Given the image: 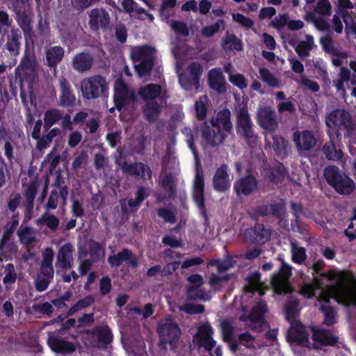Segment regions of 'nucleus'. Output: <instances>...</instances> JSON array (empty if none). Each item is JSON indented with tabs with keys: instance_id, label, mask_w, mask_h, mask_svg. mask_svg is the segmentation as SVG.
Returning a JSON list of instances; mask_svg holds the SVG:
<instances>
[{
	"instance_id": "24",
	"label": "nucleus",
	"mask_w": 356,
	"mask_h": 356,
	"mask_svg": "<svg viewBox=\"0 0 356 356\" xmlns=\"http://www.w3.org/2000/svg\"><path fill=\"white\" fill-rule=\"evenodd\" d=\"M95 63L94 57L88 52H81L76 54L72 62V67L80 73L90 71Z\"/></svg>"
},
{
	"instance_id": "40",
	"label": "nucleus",
	"mask_w": 356,
	"mask_h": 356,
	"mask_svg": "<svg viewBox=\"0 0 356 356\" xmlns=\"http://www.w3.org/2000/svg\"><path fill=\"white\" fill-rule=\"evenodd\" d=\"M314 47V38L310 35H306L305 40L300 41L296 47V52L301 58H305L309 56L310 51Z\"/></svg>"
},
{
	"instance_id": "29",
	"label": "nucleus",
	"mask_w": 356,
	"mask_h": 356,
	"mask_svg": "<svg viewBox=\"0 0 356 356\" xmlns=\"http://www.w3.org/2000/svg\"><path fill=\"white\" fill-rule=\"evenodd\" d=\"M108 263L112 266H120L124 261H127L132 268L138 266V259L128 249H123L117 254L110 256L108 259Z\"/></svg>"
},
{
	"instance_id": "35",
	"label": "nucleus",
	"mask_w": 356,
	"mask_h": 356,
	"mask_svg": "<svg viewBox=\"0 0 356 356\" xmlns=\"http://www.w3.org/2000/svg\"><path fill=\"white\" fill-rule=\"evenodd\" d=\"M97 340V346L106 348L112 341L113 335L108 326H97L91 330Z\"/></svg>"
},
{
	"instance_id": "8",
	"label": "nucleus",
	"mask_w": 356,
	"mask_h": 356,
	"mask_svg": "<svg viewBox=\"0 0 356 356\" xmlns=\"http://www.w3.org/2000/svg\"><path fill=\"white\" fill-rule=\"evenodd\" d=\"M108 89L106 78L96 74L83 79L81 82L82 95L85 99H91L99 97Z\"/></svg>"
},
{
	"instance_id": "5",
	"label": "nucleus",
	"mask_w": 356,
	"mask_h": 356,
	"mask_svg": "<svg viewBox=\"0 0 356 356\" xmlns=\"http://www.w3.org/2000/svg\"><path fill=\"white\" fill-rule=\"evenodd\" d=\"M236 129L237 134L250 146L258 140L257 134L253 129V123L246 105L239 106L235 111Z\"/></svg>"
},
{
	"instance_id": "3",
	"label": "nucleus",
	"mask_w": 356,
	"mask_h": 356,
	"mask_svg": "<svg viewBox=\"0 0 356 356\" xmlns=\"http://www.w3.org/2000/svg\"><path fill=\"white\" fill-rule=\"evenodd\" d=\"M326 125L332 129H337V137L341 134V130H344V138H348L354 134L356 124L349 112L343 108H337L330 112L325 118Z\"/></svg>"
},
{
	"instance_id": "60",
	"label": "nucleus",
	"mask_w": 356,
	"mask_h": 356,
	"mask_svg": "<svg viewBox=\"0 0 356 356\" xmlns=\"http://www.w3.org/2000/svg\"><path fill=\"white\" fill-rule=\"evenodd\" d=\"M181 311L185 312L188 314H202L204 312V307L202 305H193L185 303L179 307Z\"/></svg>"
},
{
	"instance_id": "52",
	"label": "nucleus",
	"mask_w": 356,
	"mask_h": 356,
	"mask_svg": "<svg viewBox=\"0 0 356 356\" xmlns=\"http://www.w3.org/2000/svg\"><path fill=\"white\" fill-rule=\"evenodd\" d=\"M88 253L93 261L100 260L104 256V250L101 245L95 241H90L88 244Z\"/></svg>"
},
{
	"instance_id": "43",
	"label": "nucleus",
	"mask_w": 356,
	"mask_h": 356,
	"mask_svg": "<svg viewBox=\"0 0 356 356\" xmlns=\"http://www.w3.org/2000/svg\"><path fill=\"white\" fill-rule=\"evenodd\" d=\"M322 152L325 155V157L331 161H339L343 155L341 149H337L332 140L326 142L324 144Z\"/></svg>"
},
{
	"instance_id": "49",
	"label": "nucleus",
	"mask_w": 356,
	"mask_h": 356,
	"mask_svg": "<svg viewBox=\"0 0 356 356\" xmlns=\"http://www.w3.org/2000/svg\"><path fill=\"white\" fill-rule=\"evenodd\" d=\"M161 186L168 193L169 197H173L176 193L175 177L171 173L165 172L161 177Z\"/></svg>"
},
{
	"instance_id": "44",
	"label": "nucleus",
	"mask_w": 356,
	"mask_h": 356,
	"mask_svg": "<svg viewBox=\"0 0 356 356\" xmlns=\"http://www.w3.org/2000/svg\"><path fill=\"white\" fill-rule=\"evenodd\" d=\"M209 103V98L207 95H202L195 101L194 108L195 112L196 118L202 121L206 119L207 115V104Z\"/></svg>"
},
{
	"instance_id": "15",
	"label": "nucleus",
	"mask_w": 356,
	"mask_h": 356,
	"mask_svg": "<svg viewBox=\"0 0 356 356\" xmlns=\"http://www.w3.org/2000/svg\"><path fill=\"white\" fill-rule=\"evenodd\" d=\"M247 176L236 180L234 184V190L237 195L248 196L255 192L258 187V181L254 176L247 170Z\"/></svg>"
},
{
	"instance_id": "41",
	"label": "nucleus",
	"mask_w": 356,
	"mask_h": 356,
	"mask_svg": "<svg viewBox=\"0 0 356 356\" xmlns=\"http://www.w3.org/2000/svg\"><path fill=\"white\" fill-rule=\"evenodd\" d=\"M211 298L210 292H206L201 286L189 285L187 290V300L193 301L197 300H209Z\"/></svg>"
},
{
	"instance_id": "21",
	"label": "nucleus",
	"mask_w": 356,
	"mask_h": 356,
	"mask_svg": "<svg viewBox=\"0 0 356 356\" xmlns=\"http://www.w3.org/2000/svg\"><path fill=\"white\" fill-rule=\"evenodd\" d=\"M74 250L73 245L70 243L64 244L59 248L56 255V264L59 265L61 270H65L72 268Z\"/></svg>"
},
{
	"instance_id": "7",
	"label": "nucleus",
	"mask_w": 356,
	"mask_h": 356,
	"mask_svg": "<svg viewBox=\"0 0 356 356\" xmlns=\"http://www.w3.org/2000/svg\"><path fill=\"white\" fill-rule=\"evenodd\" d=\"M157 332L160 338L159 346L165 350L167 349V343H169L173 348L174 341L181 334V330L177 322L170 317H167L159 321Z\"/></svg>"
},
{
	"instance_id": "2",
	"label": "nucleus",
	"mask_w": 356,
	"mask_h": 356,
	"mask_svg": "<svg viewBox=\"0 0 356 356\" xmlns=\"http://www.w3.org/2000/svg\"><path fill=\"white\" fill-rule=\"evenodd\" d=\"M290 323L291 327L286 336L289 342H296L309 348L319 349L322 346H333L338 341V337L325 329H312V337L309 339L305 327L299 321Z\"/></svg>"
},
{
	"instance_id": "13",
	"label": "nucleus",
	"mask_w": 356,
	"mask_h": 356,
	"mask_svg": "<svg viewBox=\"0 0 356 356\" xmlns=\"http://www.w3.org/2000/svg\"><path fill=\"white\" fill-rule=\"evenodd\" d=\"M200 132L204 140L211 147H217L222 145L227 138V134L223 131L213 127L209 122H204L202 124Z\"/></svg>"
},
{
	"instance_id": "17",
	"label": "nucleus",
	"mask_w": 356,
	"mask_h": 356,
	"mask_svg": "<svg viewBox=\"0 0 356 356\" xmlns=\"http://www.w3.org/2000/svg\"><path fill=\"white\" fill-rule=\"evenodd\" d=\"M111 21L108 13L104 8H93L89 13L88 24L91 30L98 31L100 28L106 29Z\"/></svg>"
},
{
	"instance_id": "45",
	"label": "nucleus",
	"mask_w": 356,
	"mask_h": 356,
	"mask_svg": "<svg viewBox=\"0 0 356 356\" xmlns=\"http://www.w3.org/2000/svg\"><path fill=\"white\" fill-rule=\"evenodd\" d=\"M40 184L37 179L31 181L29 185L26 193L25 197L26 199V210L29 213H31L34 206V200L38 192V188Z\"/></svg>"
},
{
	"instance_id": "18",
	"label": "nucleus",
	"mask_w": 356,
	"mask_h": 356,
	"mask_svg": "<svg viewBox=\"0 0 356 356\" xmlns=\"http://www.w3.org/2000/svg\"><path fill=\"white\" fill-rule=\"evenodd\" d=\"M293 140L296 148L301 151H309L316 144V139L312 131H297L293 133Z\"/></svg>"
},
{
	"instance_id": "34",
	"label": "nucleus",
	"mask_w": 356,
	"mask_h": 356,
	"mask_svg": "<svg viewBox=\"0 0 356 356\" xmlns=\"http://www.w3.org/2000/svg\"><path fill=\"white\" fill-rule=\"evenodd\" d=\"M45 64L51 68H56L58 63L61 62L64 57L65 50L62 47L54 46L48 48L45 52Z\"/></svg>"
},
{
	"instance_id": "6",
	"label": "nucleus",
	"mask_w": 356,
	"mask_h": 356,
	"mask_svg": "<svg viewBox=\"0 0 356 356\" xmlns=\"http://www.w3.org/2000/svg\"><path fill=\"white\" fill-rule=\"evenodd\" d=\"M156 58V49L148 46L136 47L132 49L131 58L134 67L140 76L149 74Z\"/></svg>"
},
{
	"instance_id": "47",
	"label": "nucleus",
	"mask_w": 356,
	"mask_h": 356,
	"mask_svg": "<svg viewBox=\"0 0 356 356\" xmlns=\"http://www.w3.org/2000/svg\"><path fill=\"white\" fill-rule=\"evenodd\" d=\"M222 47L225 51H231L232 49L241 51L243 49L241 40L235 35L229 34V33H226Z\"/></svg>"
},
{
	"instance_id": "46",
	"label": "nucleus",
	"mask_w": 356,
	"mask_h": 356,
	"mask_svg": "<svg viewBox=\"0 0 356 356\" xmlns=\"http://www.w3.org/2000/svg\"><path fill=\"white\" fill-rule=\"evenodd\" d=\"M17 235L21 243L26 245H33L37 242L35 230L31 227L20 228L17 231Z\"/></svg>"
},
{
	"instance_id": "51",
	"label": "nucleus",
	"mask_w": 356,
	"mask_h": 356,
	"mask_svg": "<svg viewBox=\"0 0 356 356\" xmlns=\"http://www.w3.org/2000/svg\"><path fill=\"white\" fill-rule=\"evenodd\" d=\"M179 83L186 90L197 92L200 86L199 79L193 78L186 74L179 76Z\"/></svg>"
},
{
	"instance_id": "16",
	"label": "nucleus",
	"mask_w": 356,
	"mask_h": 356,
	"mask_svg": "<svg viewBox=\"0 0 356 356\" xmlns=\"http://www.w3.org/2000/svg\"><path fill=\"white\" fill-rule=\"evenodd\" d=\"M213 330L208 323H202L198 327L197 334L194 335L193 341L199 347H204L210 352L216 342L212 338Z\"/></svg>"
},
{
	"instance_id": "48",
	"label": "nucleus",
	"mask_w": 356,
	"mask_h": 356,
	"mask_svg": "<svg viewBox=\"0 0 356 356\" xmlns=\"http://www.w3.org/2000/svg\"><path fill=\"white\" fill-rule=\"evenodd\" d=\"M280 207L276 204H263L254 209V213L257 216H268L270 215L280 217Z\"/></svg>"
},
{
	"instance_id": "1",
	"label": "nucleus",
	"mask_w": 356,
	"mask_h": 356,
	"mask_svg": "<svg viewBox=\"0 0 356 356\" xmlns=\"http://www.w3.org/2000/svg\"><path fill=\"white\" fill-rule=\"evenodd\" d=\"M321 289L319 309L324 314L323 324L333 325L337 322V314L330 306L329 300L334 298L339 303L347 307L356 306V287L353 286L343 272L330 271L314 276L313 284L302 289L308 297L315 295V290Z\"/></svg>"
},
{
	"instance_id": "11",
	"label": "nucleus",
	"mask_w": 356,
	"mask_h": 356,
	"mask_svg": "<svg viewBox=\"0 0 356 356\" xmlns=\"http://www.w3.org/2000/svg\"><path fill=\"white\" fill-rule=\"evenodd\" d=\"M40 69V63L35 54L26 49L23 58L16 68V73L29 79H34Z\"/></svg>"
},
{
	"instance_id": "9",
	"label": "nucleus",
	"mask_w": 356,
	"mask_h": 356,
	"mask_svg": "<svg viewBox=\"0 0 356 356\" xmlns=\"http://www.w3.org/2000/svg\"><path fill=\"white\" fill-rule=\"evenodd\" d=\"M277 261H280V266L279 270L272 275L270 284L277 294L291 293L292 289L289 279L291 276V268L282 258H278Z\"/></svg>"
},
{
	"instance_id": "38",
	"label": "nucleus",
	"mask_w": 356,
	"mask_h": 356,
	"mask_svg": "<svg viewBox=\"0 0 356 356\" xmlns=\"http://www.w3.org/2000/svg\"><path fill=\"white\" fill-rule=\"evenodd\" d=\"M161 104L158 100H149L146 102L143 107L144 116L147 120L150 122H155L161 113Z\"/></svg>"
},
{
	"instance_id": "12",
	"label": "nucleus",
	"mask_w": 356,
	"mask_h": 356,
	"mask_svg": "<svg viewBox=\"0 0 356 356\" xmlns=\"http://www.w3.org/2000/svg\"><path fill=\"white\" fill-rule=\"evenodd\" d=\"M256 118L259 127L268 132L273 133L279 127L276 113L270 106H260Z\"/></svg>"
},
{
	"instance_id": "37",
	"label": "nucleus",
	"mask_w": 356,
	"mask_h": 356,
	"mask_svg": "<svg viewBox=\"0 0 356 356\" xmlns=\"http://www.w3.org/2000/svg\"><path fill=\"white\" fill-rule=\"evenodd\" d=\"M22 38L21 32L18 29H11L10 35L8 36L6 42L7 50L13 56L19 54Z\"/></svg>"
},
{
	"instance_id": "61",
	"label": "nucleus",
	"mask_w": 356,
	"mask_h": 356,
	"mask_svg": "<svg viewBox=\"0 0 356 356\" xmlns=\"http://www.w3.org/2000/svg\"><path fill=\"white\" fill-rule=\"evenodd\" d=\"M148 195L146 189L143 187H140L136 193L134 199H130L128 201V204L130 207H137L143 201V200Z\"/></svg>"
},
{
	"instance_id": "59",
	"label": "nucleus",
	"mask_w": 356,
	"mask_h": 356,
	"mask_svg": "<svg viewBox=\"0 0 356 356\" xmlns=\"http://www.w3.org/2000/svg\"><path fill=\"white\" fill-rule=\"evenodd\" d=\"M182 133L184 134L187 138L186 143L191 149L194 157L195 159L196 163L198 162V153L196 149V147L194 145V137L192 133V131L190 128L186 127L182 130Z\"/></svg>"
},
{
	"instance_id": "22",
	"label": "nucleus",
	"mask_w": 356,
	"mask_h": 356,
	"mask_svg": "<svg viewBox=\"0 0 356 356\" xmlns=\"http://www.w3.org/2000/svg\"><path fill=\"white\" fill-rule=\"evenodd\" d=\"M209 123L223 131L225 134L230 133L233 129L231 120V111L228 108H224L218 112L216 117L209 120Z\"/></svg>"
},
{
	"instance_id": "30",
	"label": "nucleus",
	"mask_w": 356,
	"mask_h": 356,
	"mask_svg": "<svg viewBox=\"0 0 356 356\" xmlns=\"http://www.w3.org/2000/svg\"><path fill=\"white\" fill-rule=\"evenodd\" d=\"M204 177L201 171L197 168L196 175L193 183V199L199 208L201 210L204 209Z\"/></svg>"
},
{
	"instance_id": "25",
	"label": "nucleus",
	"mask_w": 356,
	"mask_h": 356,
	"mask_svg": "<svg viewBox=\"0 0 356 356\" xmlns=\"http://www.w3.org/2000/svg\"><path fill=\"white\" fill-rule=\"evenodd\" d=\"M47 342L51 349L57 353L69 354L76 350V347L72 343L54 334L49 336Z\"/></svg>"
},
{
	"instance_id": "10",
	"label": "nucleus",
	"mask_w": 356,
	"mask_h": 356,
	"mask_svg": "<svg viewBox=\"0 0 356 356\" xmlns=\"http://www.w3.org/2000/svg\"><path fill=\"white\" fill-rule=\"evenodd\" d=\"M114 88V102L118 111L127 106L134 104L137 101L135 92L129 89L121 78L116 80Z\"/></svg>"
},
{
	"instance_id": "26",
	"label": "nucleus",
	"mask_w": 356,
	"mask_h": 356,
	"mask_svg": "<svg viewBox=\"0 0 356 356\" xmlns=\"http://www.w3.org/2000/svg\"><path fill=\"white\" fill-rule=\"evenodd\" d=\"M59 86L60 95L58 101V105L63 107L74 106L76 98L71 91L69 82L65 77L62 76L59 79Z\"/></svg>"
},
{
	"instance_id": "19",
	"label": "nucleus",
	"mask_w": 356,
	"mask_h": 356,
	"mask_svg": "<svg viewBox=\"0 0 356 356\" xmlns=\"http://www.w3.org/2000/svg\"><path fill=\"white\" fill-rule=\"evenodd\" d=\"M232 179L228 173V166L222 164L218 168L213 177V186L218 192H225L230 187Z\"/></svg>"
},
{
	"instance_id": "58",
	"label": "nucleus",
	"mask_w": 356,
	"mask_h": 356,
	"mask_svg": "<svg viewBox=\"0 0 356 356\" xmlns=\"http://www.w3.org/2000/svg\"><path fill=\"white\" fill-rule=\"evenodd\" d=\"M338 14L343 18L346 29H349L353 33H356V23L353 17L344 9L339 10Z\"/></svg>"
},
{
	"instance_id": "64",
	"label": "nucleus",
	"mask_w": 356,
	"mask_h": 356,
	"mask_svg": "<svg viewBox=\"0 0 356 356\" xmlns=\"http://www.w3.org/2000/svg\"><path fill=\"white\" fill-rule=\"evenodd\" d=\"M43 220H44V224H46L51 230L55 231L57 229L60 221L56 216L45 212L43 214Z\"/></svg>"
},
{
	"instance_id": "39",
	"label": "nucleus",
	"mask_w": 356,
	"mask_h": 356,
	"mask_svg": "<svg viewBox=\"0 0 356 356\" xmlns=\"http://www.w3.org/2000/svg\"><path fill=\"white\" fill-rule=\"evenodd\" d=\"M250 232L253 234L252 241L254 243L264 244L270 238V230L263 224H257Z\"/></svg>"
},
{
	"instance_id": "27",
	"label": "nucleus",
	"mask_w": 356,
	"mask_h": 356,
	"mask_svg": "<svg viewBox=\"0 0 356 356\" xmlns=\"http://www.w3.org/2000/svg\"><path fill=\"white\" fill-rule=\"evenodd\" d=\"M16 20L19 27L23 31L24 37L32 40L34 36V31L32 26V15L23 10L16 12Z\"/></svg>"
},
{
	"instance_id": "36",
	"label": "nucleus",
	"mask_w": 356,
	"mask_h": 356,
	"mask_svg": "<svg viewBox=\"0 0 356 356\" xmlns=\"http://www.w3.org/2000/svg\"><path fill=\"white\" fill-rule=\"evenodd\" d=\"M272 147L277 156L281 159L286 157L290 150V145L282 136L273 134L272 136Z\"/></svg>"
},
{
	"instance_id": "32",
	"label": "nucleus",
	"mask_w": 356,
	"mask_h": 356,
	"mask_svg": "<svg viewBox=\"0 0 356 356\" xmlns=\"http://www.w3.org/2000/svg\"><path fill=\"white\" fill-rule=\"evenodd\" d=\"M261 274L259 272L250 273L246 277L247 284L244 287L245 293H252L254 291L259 293V296H263L265 293L264 283L261 282Z\"/></svg>"
},
{
	"instance_id": "62",
	"label": "nucleus",
	"mask_w": 356,
	"mask_h": 356,
	"mask_svg": "<svg viewBox=\"0 0 356 356\" xmlns=\"http://www.w3.org/2000/svg\"><path fill=\"white\" fill-rule=\"evenodd\" d=\"M332 6L328 0H320L314 8L316 13L324 15L330 16L331 15Z\"/></svg>"
},
{
	"instance_id": "14",
	"label": "nucleus",
	"mask_w": 356,
	"mask_h": 356,
	"mask_svg": "<svg viewBox=\"0 0 356 356\" xmlns=\"http://www.w3.org/2000/svg\"><path fill=\"white\" fill-rule=\"evenodd\" d=\"M320 44L323 50L332 57V63L334 66H341L343 64L342 59L348 58V52L339 50L335 47L334 40L330 34L322 36L320 38Z\"/></svg>"
},
{
	"instance_id": "63",
	"label": "nucleus",
	"mask_w": 356,
	"mask_h": 356,
	"mask_svg": "<svg viewBox=\"0 0 356 356\" xmlns=\"http://www.w3.org/2000/svg\"><path fill=\"white\" fill-rule=\"evenodd\" d=\"M220 327L223 340L227 342L231 341L234 330V328L232 325L231 323L228 321H224L220 323Z\"/></svg>"
},
{
	"instance_id": "57",
	"label": "nucleus",
	"mask_w": 356,
	"mask_h": 356,
	"mask_svg": "<svg viewBox=\"0 0 356 356\" xmlns=\"http://www.w3.org/2000/svg\"><path fill=\"white\" fill-rule=\"evenodd\" d=\"M13 25V19L10 17L9 14L0 9V34L6 33Z\"/></svg>"
},
{
	"instance_id": "23",
	"label": "nucleus",
	"mask_w": 356,
	"mask_h": 356,
	"mask_svg": "<svg viewBox=\"0 0 356 356\" xmlns=\"http://www.w3.org/2000/svg\"><path fill=\"white\" fill-rule=\"evenodd\" d=\"M268 312V308L266 302L260 300L252 307L251 313L246 316L241 315L239 320L242 321H249L250 323H257L259 325L264 323V314Z\"/></svg>"
},
{
	"instance_id": "54",
	"label": "nucleus",
	"mask_w": 356,
	"mask_h": 356,
	"mask_svg": "<svg viewBox=\"0 0 356 356\" xmlns=\"http://www.w3.org/2000/svg\"><path fill=\"white\" fill-rule=\"evenodd\" d=\"M298 302L295 299L289 300L286 305V316L289 323L293 321H298L296 316L298 314Z\"/></svg>"
},
{
	"instance_id": "31",
	"label": "nucleus",
	"mask_w": 356,
	"mask_h": 356,
	"mask_svg": "<svg viewBox=\"0 0 356 356\" xmlns=\"http://www.w3.org/2000/svg\"><path fill=\"white\" fill-rule=\"evenodd\" d=\"M209 84L211 89L218 93H223L226 91V81L220 69L215 68L208 73Z\"/></svg>"
},
{
	"instance_id": "28",
	"label": "nucleus",
	"mask_w": 356,
	"mask_h": 356,
	"mask_svg": "<svg viewBox=\"0 0 356 356\" xmlns=\"http://www.w3.org/2000/svg\"><path fill=\"white\" fill-rule=\"evenodd\" d=\"M54 257V253L53 250L50 248H46L42 252V259L38 275L51 280L54 277V270L52 264Z\"/></svg>"
},
{
	"instance_id": "42",
	"label": "nucleus",
	"mask_w": 356,
	"mask_h": 356,
	"mask_svg": "<svg viewBox=\"0 0 356 356\" xmlns=\"http://www.w3.org/2000/svg\"><path fill=\"white\" fill-rule=\"evenodd\" d=\"M63 118V112L52 108L47 111L44 117V128L48 131L54 124Z\"/></svg>"
},
{
	"instance_id": "33",
	"label": "nucleus",
	"mask_w": 356,
	"mask_h": 356,
	"mask_svg": "<svg viewBox=\"0 0 356 356\" xmlns=\"http://www.w3.org/2000/svg\"><path fill=\"white\" fill-rule=\"evenodd\" d=\"M162 86L159 84L149 83L141 87L138 91V95L146 102L149 100H158L161 95H164L165 92L162 93Z\"/></svg>"
},
{
	"instance_id": "50",
	"label": "nucleus",
	"mask_w": 356,
	"mask_h": 356,
	"mask_svg": "<svg viewBox=\"0 0 356 356\" xmlns=\"http://www.w3.org/2000/svg\"><path fill=\"white\" fill-rule=\"evenodd\" d=\"M225 29V21L218 19L216 23L206 26L201 30L202 36L205 38H211L216 33Z\"/></svg>"
},
{
	"instance_id": "56",
	"label": "nucleus",
	"mask_w": 356,
	"mask_h": 356,
	"mask_svg": "<svg viewBox=\"0 0 356 356\" xmlns=\"http://www.w3.org/2000/svg\"><path fill=\"white\" fill-rule=\"evenodd\" d=\"M121 3L124 11L130 15L134 13L138 15L145 13V10L139 8L134 0H122Z\"/></svg>"
},
{
	"instance_id": "53",
	"label": "nucleus",
	"mask_w": 356,
	"mask_h": 356,
	"mask_svg": "<svg viewBox=\"0 0 356 356\" xmlns=\"http://www.w3.org/2000/svg\"><path fill=\"white\" fill-rule=\"evenodd\" d=\"M259 72L262 81L266 83L269 86L273 88H277L280 86V80L278 79L268 69L262 67L259 69Z\"/></svg>"
},
{
	"instance_id": "55",
	"label": "nucleus",
	"mask_w": 356,
	"mask_h": 356,
	"mask_svg": "<svg viewBox=\"0 0 356 356\" xmlns=\"http://www.w3.org/2000/svg\"><path fill=\"white\" fill-rule=\"evenodd\" d=\"M291 246L293 261L298 264L302 263L306 259L305 249L302 247H298L293 241H291Z\"/></svg>"
},
{
	"instance_id": "20",
	"label": "nucleus",
	"mask_w": 356,
	"mask_h": 356,
	"mask_svg": "<svg viewBox=\"0 0 356 356\" xmlns=\"http://www.w3.org/2000/svg\"><path fill=\"white\" fill-rule=\"evenodd\" d=\"M122 172L131 176H140L143 179H150L152 177V171L149 167L142 162H136L128 163L123 162L120 163Z\"/></svg>"
},
{
	"instance_id": "4",
	"label": "nucleus",
	"mask_w": 356,
	"mask_h": 356,
	"mask_svg": "<svg viewBox=\"0 0 356 356\" xmlns=\"http://www.w3.org/2000/svg\"><path fill=\"white\" fill-rule=\"evenodd\" d=\"M323 175L327 184L341 195H349L355 188V182L336 165H328Z\"/></svg>"
}]
</instances>
